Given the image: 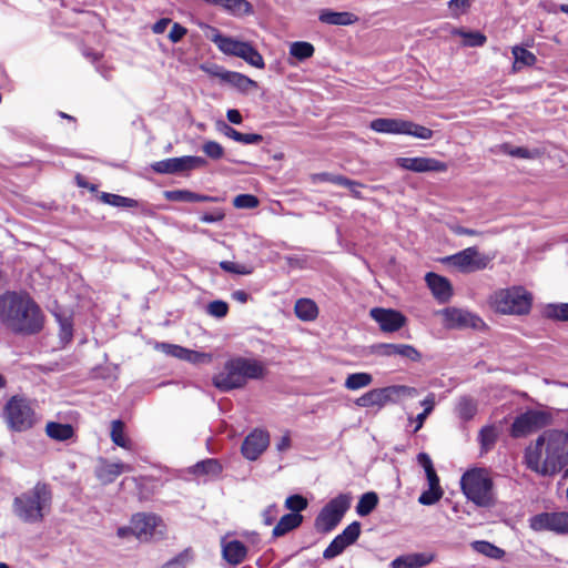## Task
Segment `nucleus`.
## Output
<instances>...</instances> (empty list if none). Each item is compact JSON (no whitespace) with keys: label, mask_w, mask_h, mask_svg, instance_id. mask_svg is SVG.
Here are the masks:
<instances>
[{"label":"nucleus","mask_w":568,"mask_h":568,"mask_svg":"<svg viewBox=\"0 0 568 568\" xmlns=\"http://www.w3.org/2000/svg\"><path fill=\"white\" fill-rule=\"evenodd\" d=\"M0 322L16 334L33 335L43 328L44 315L28 294L7 292L0 296Z\"/></svg>","instance_id":"obj_2"},{"label":"nucleus","mask_w":568,"mask_h":568,"mask_svg":"<svg viewBox=\"0 0 568 568\" xmlns=\"http://www.w3.org/2000/svg\"><path fill=\"white\" fill-rule=\"evenodd\" d=\"M45 433L54 440L64 442L73 437L74 429L70 424L49 422L45 426Z\"/></svg>","instance_id":"obj_29"},{"label":"nucleus","mask_w":568,"mask_h":568,"mask_svg":"<svg viewBox=\"0 0 568 568\" xmlns=\"http://www.w3.org/2000/svg\"><path fill=\"white\" fill-rule=\"evenodd\" d=\"M295 315L304 321H314L318 315V307L316 303L310 298H300L294 306Z\"/></svg>","instance_id":"obj_28"},{"label":"nucleus","mask_w":568,"mask_h":568,"mask_svg":"<svg viewBox=\"0 0 568 568\" xmlns=\"http://www.w3.org/2000/svg\"><path fill=\"white\" fill-rule=\"evenodd\" d=\"M529 527L535 531L550 530L568 534V513H541L529 519Z\"/></svg>","instance_id":"obj_13"},{"label":"nucleus","mask_w":568,"mask_h":568,"mask_svg":"<svg viewBox=\"0 0 568 568\" xmlns=\"http://www.w3.org/2000/svg\"><path fill=\"white\" fill-rule=\"evenodd\" d=\"M308 503L302 495H291L285 500V507L290 509L291 514H298L307 507Z\"/></svg>","instance_id":"obj_48"},{"label":"nucleus","mask_w":568,"mask_h":568,"mask_svg":"<svg viewBox=\"0 0 568 568\" xmlns=\"http://www.w3.org/2000/svg\"><path fill=\"white\" fill-rule=\"evenodd\" d=\"M471 547L479 554H483L489 558L499 559L504 555V550L498 548L497 546L485 541V540H478L474 541L471 544Z\"/></svg>","instance_id":"obj_43"},{"label":"nucleus","mask_w":568,"mask_h":568,"mask_svg":"<svg viewBox=\"0 0 568 568\" xmlns=\"http://www.w3.org/2000/svg\"><path fill=\"white\" fill-rule=\"evenodd\" d=\"M202 151L205 153L206 156L213 160H219L224 155L223 146L215 141H206L202 145Z\"/></svg>","instance_id":"obj_54"},{"label":"nucleus","mask_w":568,"mask_h":568,"mask_svg":"<svg viewBox=\"0 0 568 568\" xmlns=\"http://www.w3.org/2000/svg\"><path fill=\"white\" fill-rule=\"evenodd\" d=\"M277 515H278V507L275 504L270 505L262 513L264 524L267 526L272 525L275 521Z\"/></svg>","instance_id":"obj_62"},{"label":"nucleus","mask_w":568,"mask_h":568,"mask_svg":"<svg viewBox=\"0 0 568 568\" xmlns=\"http://www.w3.org/2000/svg\"><path fill=\"white\" fill-rule=\"evenodd\" d=\"M267 374L265 364L255 358L234 357L225 362L223 369L213 376V385L221 392L242 388L248 379H263Z\"/></svg>","instance_id":"obj_3"},{"label":"nucleus","mask_w":568,"mask_h":568,"mask_svg":"<svg viewBox=\"0 0 568 568\" xmlns=\"http://www.w3.org/2000/svg\"><path fill=\"white\" fill-rule=\"evenodd\" d=\"M442 488H432L429 487L427 490L423 491L418 498L419 504L425 506H430L436 504L443 497Z\"/></svg>","instance_id":"obj_49"},{"label":"nucleus","mask_w":568,"mask_h":568,"mask_svg":"<svg viewBox=\"0 0 568 568\" xmlns=\"http://www.w3.org/2000/svg\"><path fill=\"white\" fill-rule=\"evenodd\" d=\"M420 404L422 406H424V410L420 414H418L414 419V422L416 423L414 433H417L423 427L426 418L433 412L435 407V394H428L426 398L422 400Z\"/></svg>","instance_id":"obj_42"},{"label":"nucleus","mask_w":568,"mask_h":568,"mask_svg":"<svg viewBox=\"0 0 568 568\" xmlns=\"http://www.w3.org/2000/svg\"><path fill=\"white\" fill-rule=\"evenodd\" d=\"M165 199L173 202H194L196 193L187 190H172L164 193Z\"/></svg>","instance_id":"obj_46"},{"label":"nucleus","mask_w":568,"mask_h":568,"mask_svg":"<svg viewBox=\"0 0 568 568\" xmlns=\"http://www.w3.org/2000/svg\"><path fill=\"white\" fill-rule=\"evenodd\" d=\"M452 34L462 37L464 39L465 45L468 47H481L487 40L486 36L478 31H464L462 29H454Z\"/></svg>","instance_id":"obj_40"},{"label":"nucleus","mask_w":568,"mask_h":568,"mask_svg":"<svg viewBox=\"0 0 568 568\" xmlns=\"http://www.w3.org/2000/svg\"><path fill=\"white\" fill-rule=\"evenodd\" d=\"M222 8L233 16H250L253 7L247 0H223Z\"/></svg>","instance_id":"obj_33"},{"label":"nucleus","mask_w":568,"mask_h":568,"mask_svg":"<svg viewBox=\"0 0 568 568\" xmlns=\"http://www.w3.org/2000/svg\"><path fill=\"white\" fill-rule=\"evenodd\" d=\"M456 413L460 419L468 422L477 413V403L468 396L460 397L456 406Z\"/></svg>","instance_id":"obj_34"},{"label":"nucleus","mask_w":568,"mask_h":568,"mask_svg":"<svg viewBox=\"0 0 568 568\" xmlns=\"http://www.w3.org/2000/svg\"><path fill=\"white\" fill-rule=\"evenodd\" d=\"M544 316L554 321L568 322V303L546 305L544 308Z\"/></svg>","instance_id":"obj_39"},{"label":"nucleus","mask_w":568,"mask_h":568,"mask_svg":"<svg viewBox=\"0 0 568 568\" xmlns=\"http://www.w3.org/2000/svg\"><path fill=\"white\" fill-rule=\"evenodd\" d=\"M442 315L447 328H478L484 324L479 316L462 308L448 307L442 311Z\"/></svg>","instance_id":"obj_15"},{"label":"nucleus","mask_w":568,"mask_h":568,"mask_svg":"<svg viewBox=\"0 0 568 568\" xmlns=\"http://www.w3.org/2000/svg\"><path fill=\"white\" fill-rule=\"evenodd\" d=\"M220 267L227 273H233L237 275H248L252 273V267L245 264H239L231 261L220 262Z\"/></svg>","instance_id":"obj_50"},{"label":"nucleus","mask_w":568,"mask_h":568,"mask_svg":"<svg viewBox=\"0 0 568 568\" xmlns=\"http://www.w3.org/2000/svg\"><path fill=\"white\" fill-rule=\"evenodd\" d=\"M369 128L378 133L406 134L422 140H429L434 134L426 126L395 118H377L369 123Z\"/></svg>","instance_id":"obj_8"},{"label":"nucleus","mask_w":568,"mask_h":568,"mask_svg":"<svg viewBox=\"0 0 568 568\" xmlns=\"http://www.w3.org/2000/svg\"><path fill=\"white\" fill-rule=\"evenodd\" d=\"M111 440L119 447L131 449L132 442L126 437L124 432V423L120 419L111 423Z\"/></svg>","instance_id":"obj_31"},{"label":"nucleus","mask_w":568,"mask_h":568,"mask_svg":"<svg viewBox=\"0 0 568 568\" xmlns=\"http://www.w3.org/2000/svg\"><path fill=\"white\" fill-rule=\"evenodd\" d=\"M184 361L193 364L210 363L212 361V356L210 354L187 349Z\"/></svg>","instance_id":"obj_57"},{"label":"nucleus","mask_w":568,"mask_h":568,"mask_svg":"<svg viewBox=\"0 0 568 568\" xmlns=\"http://www.w3.org/2000/svg\"><path fill=\"white\" fill-rule=\"evenodd\" d=\"M206 164V160L202 156L185 155L158 161L152 164V169L156 173L161 174H176L184 171L204 168Z\"/></svg>","instance_id":"obj_11"},{"label":"nucleus","mask_w":568,"mask_h":568,"mask_svg":"<svg viewBox=\"0 0 568 568\" xmlns=\"http://www.w3.org/2000/svg\"><path fill=\"white\" fill-rule=\"evenodd\" d=\"M352 497L348 494H341L329 500L315 519V528L322 532H329L342 520L344 514L351 506Z\"/></svg>","instance_id":"obj_9"},{"label":"nucleus","mask_w":568,"mask_h":568,"mask_svg":"<svg viewBox=\"0 0 568 568\" xmlns=\"http://www.w3.org/2000/svg\"><path fill=\"white\" fill-rule=\"evenodd\" d=\"M371 317L379 324L383 332L387 333L400 329L406 323V318L400 312L390 308H372Z\"/></svg>","instance_id":"obj_16"},{"label":"nucleus","mask_w":568,"mask_h":568,"mask_svg":"<svg viewBox=\"0 0 568 568\" xmlns=\"http://www.w3.org/2000/svg\"><path fill=\"white\" fill-rule=\"evenodd\" d=\"M2 417L12 432L22 433L32 428L37 415L30 402L20 396H12L4 405Z\"/></svg>","instance_id":"obj_7"},{"label":"nucleus","mask_w":568,"mask_h":568,"mask_svg":"<svg viewBox=\"0 0 568 568\" xmlns=\"http://www.w3.org/2000/svg\"><path fill=\"white\" fill-rule=\"evenodd\" d=\"M392 402L390 393L387 387L374 388L355 400L358 407L371 408V407H383L387 403Z\"/></svg>","instance_id":"obj_21"},{"label":"nucleus","mask_w":568,"mask_h":568,"mask_svg":"<svg viewBox=\"0 0 568 568\" xmlns=\"http://www.w3.org/2000/svg\"><path fill=\"white\" fill-rule=\"evenodd\" d=\"M470 7V0H450L448 2L449 10L458 16L460 12H464Z\"/></svg>","instance_id":"obj_60"},{"label":"nucleus","mask_w":568,"mask_h":568,"mask_svg":"<svg viewBox=\"0 0 568 568\" xmlns=\"http://www.w3.org/2000/svg\"><path fill=\"white\" fill-rule=\"evenodd\" d=\"M344 547L341 546L339 540L334 538L331 544L326 547V549L323 552L324 559H333L337 556H339L344 551Z\"/></svg>","instance_id":"obj_56"},{"label":"nucleus","mask_w":568,"mask_h":568,"mask_svg":"<svg viewBox=\"0 0 568 568\" xmlns=\"http://www.w3.org/2000/svg\"><path fill=\"white\" fill-rule=\"evenodd\" d=\"M320 21L333 26H349L357 21V17L351 12H335L323 10L320 13Z\"/></svg>","instance_id":"obj_26"},{"label":"nucleus","mask_w":568,"mask_h":568,"mask_svg":"<svg viewBox=\"0 0 568 568\" xmlns=\"http://www.w3.org/2000/svg\"><path fill=\"white\" fill-rule=\"evenodd\" d=\"M374 351L382 356L398 355L412 362H419L422 359V354L414 346L408 344L382 343L374 346Z\"/></svg>","instance_id":"obj_18"},{"label":"nucleus","mask_w":568,"mask_h":568,"mask_svg":"<svg viewBox=\"0 0 568 568\" xmlns=\"http://www.w3.org/2000/svg\"><path fill=\"white\" fill-rule=\"evenodd\" d=\"M60 335L62 339L70 341L72 337V323L69 318L59 317Z\"/></svg>","instance_id":"obj_61"},{"label":"nucleus","mask_w":568,"mask_h":568,"mask_svg":"<svg viewBox=\"0 0 568 568\" xmlns=\"http://www.w3.org/2000/svg\"><path fill=\"white\" fill-rule=\"evenodd\" d=\"M268 445V432L256 428L244 438L241 453L245 459L254 462L267 449Z\"/></svg>","instance_id":"obj_14"},{"label":"nucleus","mask_w":568,"mask_h":568,"mask_svg":"<svg viewBox=\"0 0 568 568\" xmlns=\"http://www.w3.org/2000/svg\"><path fill=\"white\" fill-rule=\"evenodd\" d=\"M124 471H131V467L123 463L102 460L97 467L95 474L103 484H111Z\"/></svg>","instance_id":"obj_24"},{"label":"nucleus","mask_w":568,"mask_h":568,"mask_svg":"<svg viewBox=\"0 0 568 568\" xmlns=\"http://www.w3.org/2000/svg\"><path fill=\"white\" fill-rule=\"evenodd\" d=\"M219 75L223 81L232 84L233 87L242 91H247L248 89L256 87L255 81L239 72L224 71Z\"/></svg>","instance_id":"obj_30"},{"label":"nucleus","mask_w":568,"mask_h":568,"mask_svg":"<svg viewBox=\"0 0 568 568\" xmlns=\"http://www.w3.org/2000/svg\"><path fill=\"white\" fill-rule=\"evenodd\" d=\"M314 45L306 41H296L290 45V54L298 61H304L314 54Z\"/></svg>","instance_id":"obj_41"},{"label":"nucleus","mask_w":568,"mask_h":568,"mask_svg":"<svg viewBox=\"0 0 568 568\" xmlns=\"http://www.w3.org/2000/svg\"><path fill=\"white\" fill-rule=\"evenodd\" d=\"M100 200L115 207H136L139 205V202L134 199L106 192L101 193Z\"/></svg>","instance_id":"obj_36"},{"label":"nucleus","mask_w":568,"mask_h":568,"mask_svg":"<svg viewBox=\"0 0 568 568\" xmlns=\"http://www.w3.org/2000/svg\"><path fill=\"white\" fill-rule=\"evenodd\" d=\"M302 521L303 516L301 514H286L275 525L272 535L275 538L282 537L290 532L291 530L297 528L302 524Z\"/></svg>","instance_id":"obj_27"},{"label":"nucleus","mask_w":568,"mask_h":568,"mask_svg":"<svg viewBox=\"0 0 568 568\" xmlns=\"http://www.w3.org/2000/svg\"><path fill=\"white\" fill-rule=\"evenodd\" d=\"M258 203V199L253 194H240L233 200V205L236 209H255Z\"/></svg>","instance_id":"obj_51"},{"label":"nucleus","mask_w":568,"mask_h":568,"mask_svg":"<svg viewBox=\"0 0 568 568\" xmlns=\"http://www.w3.org/2000/svg\"><path fill=\"white\" fill-rule=\"evenodd\" d=\"M239 58L254 68L263 69L265 67L262 54L250 42L245 43Z\"/></svg>","instance_id":"obj_38"},{"label":"nucleus","mask_w":568,"mask_h":568,"mask_svg":"<svg viewBox=\"0 0 568 568\" xmlns=\"http://www.w3.org/2000/svg\"><path fill=\"white\" fill-rule=\"evenodd\" d=\"M206 312L215 318H223L229 313V304L221 300L210 302L206 306Z\"/></svg>","instance_id":"obj_47"},{"label":"nucleus","mask_w":568,"mask_h":568,"mask_svg":"<svg viewBox=\"0 0 568 568\" xmlns=\"http://www.w3.org/2000/svg\"><path fill=\"white\" fill-rule=\"evenodd\" d=\"M447 261L464 272H474L486 268L491 258L476 247H467L447 257Z\"/></svg>","instance_id":"obj_12"},{"label":"nucleus","mask_w":568,"mask_h":568,"mask_svg":"<svg viewBox=\"0 0 568 568\" xmlns=\"http://www.w3.org/2000/svg\"><path fill=\"white\" fill-rule=\"evenodd\" d=\"M186 34V29L180 23H174L169 32V39L176 43Z\"/></svg>","instance_id":"obj_63"},{"label":"nucleus","mask_w":568,"mask_h":568,"mask_svg":"<svg viewBox=\"0 0 568 568\" xmlns=\"http://www.w3.org/2000/svg\"><path fill=\"white\" fill-rule=\"evenodd\" d=\"M425 280L436 300L445 303L452 297L453 290L447 278L435 273H427Z\"/></svg>","instance_id":"obj_22"},{"label":"nucleus","mask_w":568,"mask_h":568,"mask_svg":"<svg viewBox=\"0 0 568 568\" xmlns=\"http://www.w3.org/2000/svg\"><path fill=\"white\" fill-rule=\"evenodd\" d=\"M378 504V496L374 491L365 493L361 496L357 506H356V513L361 517L368 516L377 506Z\"/></svg>","instance_id":"obj_35"},{"label":"nucleus","mask_w":568,"mask_h":568,"mask_svg":"<svg viewBox=\"0 0 568 568\" xmlns=\"http://www.w3.org/2000/svg\"><path fill=\"white\" fill-rule=\"evenodd\" d=\"M434 560V555L417 552L399 556L390 562L392 568H420Z\"/></svg>","instance_id":"obj_25"},{"label":"nucleus","mask_w":568,"mask_h":568,"mask_svg":"<svg viewBox=\"0 0 568 568\" xmlns=\"http://www.w3.org/2000/svg\"><path fill=\"white\" fill-rule=\"evenodd\" d=\"M263 141V136L257 133H241L239 143L242 144H258Z\"/></svg>","instance_id":"obj_64"},{"label":"nucleus","mask_w":568,"mask_h":568,"mask_svg":"<svg viewBox=\"0 0 568 568\" xmlns=\"http://www.w3.org/2000/svg\"><path fill=\"white\" fill-rule=\"evenodd\" d=\"M160 347L162 348V351L164 353H166L173 357L180 358V359H184V357L186 355V351H187V348H184L182 346L166 344V343L161 344Z\"/></svg>","instance_id":"obj_58"},{"label":"nucleus","mask_w":568,"mask_h":568,"mask_svg":"<svg viewBox=\"0 0 568 568\" xmlns=\"http://www.w3.org/2000/svg\"><path fill=\"white\" fill-rule=\"evenodd\" d=\"M551 422L550 414L542 410H527L526 413L517 416L511 425L510 434L515 438L527 436L542 427H546Z\"/></svg>","instance_id":"obj_10"},{"label":"nucleus","mask_w":568,"mask_h":568,"mask_svg":"<svg viewBox=\"0 0 568 568\" xmlns=\"http://www.w3.org/2000/svg\"><path fill=\"white\" fill-rule=\"evenodd\" d=\"M532 297L521 286L499 290L490 296L491 307L501 314L524 315L531 308Z\"/></svg>","instance_id":"obj_6"},{"label":"nucleus","mask_w":568,"mask_h":568,"mask_svg":"<svg viewBox=\"0 0 568 568\" xmlns=\"http://www.w3.org/2000/svg\"><path fill=\"white\" fill-rule=\"evenodd\" d=\"M213 32L214 34L212 36L211 40L213 43L216 44L220 51L227 55H233L237 58L240 57L243 48L245 47V41L223 36L216 29H213Z\"/></svg>","instance_id":"obj_23"},{"label":"nucleus","mask_w":568,"mask_h":568,"mask_svg":"<svg viewBox=\"0 0 568 568\" xmlns=\"http://www.w3.org/2000/svg\"><path fill=\"white\" fill-rule=\"evenodd\" d=\"M221 547L223 559L232 566L240 565L246 558L247 547L240 540H226L223 537Z\"/></svg>","instance_id":"obj_20"},{"label":"nucleus","mask_w":568,"mask_h":568,"mask_svg":"<svg viewBox=\"0 0 568 568\" xmlns=\"http://www.w3.org/2000/svg\"><path fill=\"white\" fill-rule=\"evenodd\" d=\"M224 217L225 213L222 209H214L212 212L201 215L200 220L203 223H215L222 221Z\"/></svg>","instance_id":"obj_59"},{"label":"nucleus","mask_w":568,"mask_h":568,"mask_svg":"<svg viewBox=\"0 0 568 568\" xmlns=\"http://www.w3.org/2000/svg\"><path fill=\"white\" fill-rule=\"evenodd\" d=\"M191 551L184 550L165 562L161 568H186L187 564L191 561Z\"/></svg>","instance_id":"obj_53"},{"label":"nucleus","mask_w":568,"mask_h":568,"mask_svg":"<svg viewBox=\"0 0 568 568\" xmlns=\"http://www.w3.org/2000/svg\"><path fill=\"white\" fill-rule=\"evenodd\" d=\"M498 437V432L494 426H485L479 432V443L485 450L490 449Z\"/></svg>","instance_id":"obj_44"},{"label":"nucleus","mask_w":568,"mask_h":568,"mask_svg":"<svg viewBox=\"0 0 568 568\" xmlns=\"http://www.w3.org/2000/svg\"><path fill=\"white\" fill-rule=\"evenodd\" d=\"M51 501L50 487L44 483H37L32 489L13 499L12 511L23 523H41L51 508Z\"/></svg>","instance_id":"obj_4"},{"label":"nucleus","mask_w":568,"mask_h":568,"mask_svg":"<svg viewBox=\"0 0 568 568\" xmlns=\"http://www.w3.org/2000/svg\"><path fill=\"white\" fill-rule=\"evenodd\" d=\"M513 55L515 58V65L521 64V65L530 67V65L535 64V62H536L535 54L521 47H514Z\"/></svg>","instance_id":"obj_45"},{"label":"nucleus","mask_w":568,"mask_h":568,"mask_svg":"<svg viewBox=\"0 0 568 568\" xmlns=\"http://www.w3.org/2000/svg\"><path fill=\"white\" fill-rule=\"evenodd\" d=\"M396 164L402 169L413 172H444L447 165L432 158H397Z\"/></svg>","instance_id":"obj_17"},{"label":"nucleus","mask_w":568,"mask_h":568,"mask_svg":"<svg viewBox=\"0 0 568 568\" xmlns=\"http://www.w3.org/2000/svg\"><path fill=\"white\" fill-rule=\"evenodd\" d=\"M524 460L528 469L540 476H554L568 465V433L545 430L526 449Z\"/></svg>","instance_id":"obj_1"},{"label":"nucleus","mask_w":568,"mask_h":568,"mask_svg":"<svg viewBox=\"0 0 568 568\" xmlns=\"http://www.w3.org/2000/svg\"><path fill=\"white\" fill-rule=\"evenodd\" d=\"M159 517L150 514H136L131 519V532L139 539H148L153 535Z\"/></svg>","instance_id":"obj_19"},{"label":"nucleus","mask_w":568,"mask_h":568,"mask_svg":"<svg viewBox=\"0 0 568 568\" xmlns=\"http://www.w3.org/2000/svg\"><path fill=\"white\" fill-rule=\"evenodd\" d=\"M359 534L361 524L358 521H353L339 534V536L352 545L357 540Z\"/></svg>","instance_id":"obj_55"},{"label":"nucleus","mask_w":568,"mask_h":568,"mask_svg":"<svg viewBox=\"0 0 568 568\" xmlns=\"http://www.w3.org/2000/svg\"><path fill=\"white\" fill-rule=\"evenodd\" d=\"M392 402L395 400V397H415L418 395V390L415 387L406 386V385H393L388 386Z\"/></svg>","instance_id":"obj_52"},{"label":"nucleus","mask_w":568,"mask_h":568,"mask_svg":"<svg viewBox=\"0 0 568 568\" xmlns=\"http://www.w3.org/2000/svg\"><path fill=\"white\" fill-rule=\"evenodd\" d=\"M373 376L369 373L361 372L349 374L344 383L346 389L358 390L372 384Z\"/></svg>","instance_id":"obj_32"},{"label":"nucleus","mask_w":568,"mask_h":568,"mask_svg":"<svg viewBox=\"0 0 568 568\" xmlns=\"http://www.w3.org/2000/svg\"><path fill=\"white\" fill-rule=\"evenodd\" d=\"M460 486L468 500L479 507H490L495 503L494 483L488 471L474 468L466 471L460 479Z\"/></svg>","instance_id":"obj_5"},{"label":"nucleus","mask_w":568,"mask_h":568,"mask_svg":"<svg viewBox=\"0 0 568 568\" xmlns=\"http://www.w3.org/2000/svg\"><path fill=\"white\" fill-rule=\"evenodd\" d=\"M192 469L195 475L217 476L222 471V466L217 459L209 458L196 463Z\"/></svg>","instance_id":"obj_37"}]
</instances>
